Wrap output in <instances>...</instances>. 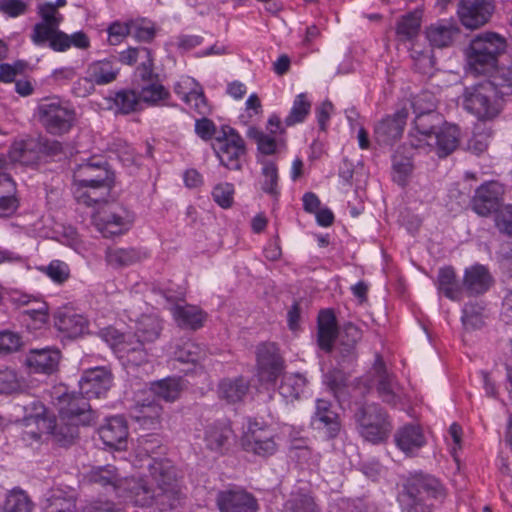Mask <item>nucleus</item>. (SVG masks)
<instances>
[{
	"label": "nucleus",
	"mask_w": 512,
	"mask_h": 512,
	"mask_svg": "<svg viewBox=\"0 0 512 512\" xmlns=\"http://www.w3.org/2000/svg\"><path fill=\"white\" fill-rule=\"evenodd\" d=\"M87 479L102 487H111L118 497L141 507L167 504L172 498L171 490L167 486H161L160 492L156 493L146 480L122 477L118 469L110 464L93 467L87 474Z\"/></svg>",
	"instance_id": "nucleus-1"
},
{
	"label": "nucleus",
	"mask_w": 512,
	"mask_h": 512,
	"mask_svg": "<svg viewBox=\"0 0 512 512\" xmlns=\"http://www.w3.org/2000/svg\"><path fill=\"white\" fill-rule=\"evenodd\" d=\"M512 94V68L497 69L492 81L465 87L460 96L462 108L477 120L495 119L502 110L501 95Z\"/></svg>",
	"instance_id": "nucleus-2"
},
{
	"label": "nucleus",
	"mask_w": 512,
	"mask_h": 512,
	"mask_svg": "<svg viewBox=\"0 0 512 512\" xmlns=\"http://www.w3.org/2000/svg\"><path fill=\"white\" fill-rule=\"evenodd\" d=\"M158 450H162V442L156 435H144L138 438L136 447V457L139 458V466L147 462L149 469V479H145L152 490L156 493L160 492L161 486H167L171 490L172 498L167 504H157L161 510L172 508L177 501V490L175 488V472L168 460L157 459L152 454H157Z\"/></svg>",
	"instance_id": "nucleus-3"
},
{
	"label": "nucleus",
	"mask_w": 512,
	"mask_h": 512,
	"mask_svg": "<svg viewBox=\"0 0 512 512\" xmlns=\"http://www.w3.org/2000/svg\"><path fill=\"white\" fill-rule=\"evenodd\" d=\"M162 330L161 322L157 316L142 315L136 322L133 340L131 336L125 338L118 334L117 331H108L113 342L111 347L122 353V357H126L128 362L139 365L147 360V353L143 348L144 343L155 341Z\"/></svg>",
	"instance_id": "nucleus-4"
},
{
	"label": "nucleus",
	"mask_w": 512,
	"mask_h": 512,
	"mask_svg": "<svg viewBox=\"0 0 512 512\" xmlns=\"http://www.w3.org/2000/svg\"><path fill=\"white\" fill-rule=\"evenodd\" d=\"M445 496V489L436 478L415 475L404 484L398 501L404 512H432V500L442 501Z\"/></svg>",
	"instance_id": "nucleus-5"
},
{
	"label": "nucleus",
	"mask_w": 512,
	"mask_h": 512,
	"mask_svg": "<svg viewBox=\"0 0 512 512\" xmlns=\"http://www.w3.org/2000/svg\"><path fill=\"white\" fill-rule=\"evenodd\" d=\"M506 40L500 34L484 32L476 35L466 49L468 70L484 75L496 68L498 57L506 49Z\"/></svg>",
	"instance_id": "nucleus-6"
},
{
	"label": "nucleus",
	"mask_w": 512,
	"mask_h": 512,
	"mask_svg": "<svg viewBox=\"0 0 512 512\" xmlns=\"http://www.w3.org/2000/svg\"><path fill=\"white\" fill-rule=\"evenodd\" d=\"M73 180L76 186L74 192L76 199L90 206L103 199L97 195V190L108 188L111 177L105 162L90 160L77 167Z\"/></svg>",
	"instance_id": "nucleus-7"
},
{
	"label": "nucleus",
	"mask_w": 512,
	"mask_h": 512,
	"mask_svg": "<svg viewBox=\"0 0 512 512\" xmlns=\"http://www.w3.org/2000/svg\"><path fill=\"white\" fill-rule=\"evenodd\" d=\"M39 122L53 135L68 133L76 121L75 110L58 97L43 99L37 106Z\"/></svg>",
	"instance_id": "nucleus-8"
},
{
	"label": "nucleus",
	"mask_w": 512,
	"mask_h": 512,
	"mask_svg": "<svg viewBox=\"0 0 512 512\" xmlns=\"http://www.w3.org/2000/svg\"><path fill=\"white\" fill-rule=\"evenodd\" d=\"M354 419L358 433L373 444L386 440L392 428L386 412L376 403L360 405Z\"/></svg>",
	"instance_id": "nucleus-9"
},
{
	"label": "nucleus",
	"mask_w": 512,
	"mask_h": 512,
	"mask_svg": "<svg viewBox=\"0 0 512 512\" xmlns=\"http://www.w3.org/2000/svg\"><path fill=\"white\" fill-rule=\"evenodd\" d=\"M44 407L40 406V411L35 416L26 418L27 425L36 424L38 432H27L34 439H40L41 434H51L53 439L60 445L66 446L73 443L78 436L79 424L71 421H65L58 417L57 419L42 415Z\"/></svg>",
	"instance_id": "nucleus-10"
},
{
	"label": "nucleus",
	"mask_w": 512,
	"mask_h": 512,
	"mask_svg": "<svg viewBox=\"0 0 512 512\" xmlns=\"http://www.w3.org/2000/svg\"><path fill=\"white\" fill-rule=\"evenodd\" d=\"M212 148L223 166L230 170L241 169V158L245 154V143L233 128L222 127L221 135L215 137Z\"/></svg>",
	"instance_id": "nucleus-11"
},
{
	"label": "nucleus",
	"mask_w": 512,
	"mask_h": 512,
	"mask_svg": "<svg viewBox=\"0 0 512 512\" xmlns=\"http://www.w3.org/2000/svg\"><path fill=\"white\" fill-rule=\"evenodd\" d=\"M134 222V214L121 205H107L93 215V223L104 237L127 232Z\"/></svg>",
	"instance_id": "nucleus-12"
},
{
	"label": "nucleus",
	"mask_w": 512,
	"mask_h": 512,
	"mask_svg": "<svg viewBox=\"0 0 512 512\" xmlns=\"http://www.w3.org/2000/svg\"><path fill=\"white\" fill-rule=\"evenodd\" d=\"M241 445L245 451L259 456H269L276 451L273 431L257 421H249Z\"/></svg>",
	"instance_id": "nucleus-13"
},
{
	"label": "nucleus",
	"mask_w": 512,
	"mask_h": 512,
	"mask_svg": "<svg viewBox=\"0 0 512 512\" xmlns=\"http://www.w3.org/2000/svg\"><path fill=\"white\" fill-rule=\"evenodd\" d=\"M38 14L42 21L35 24L31 33V41L42 46L50 43L61 30L59 29L64 17L52 6V2H45L38 6Z\"/></svg>",
	"instance_id": "nucleus-14"
},
{
	"label": "nucleus",
	"mask_w": 512,
	"mask_h": 512,
	"mask_svg": "<svg viewBox=\"0 0 512 512\" xmlns=\"http://www.w3.org/2000/svg\"><path fill=\"white\" fill-rule=\"evenodd\" d=\"M62 421H71L79 425H89L95 415L88 399L82 394H64L59 398V416Z\"/></svg>",
	"instance_id": "nucleus-15"
},
{
	"label": "nucleus",
	"mask_w": 512,
	"mask_h": 512,
	"mask_svg": "<svg viewBox=\"0 0 512 512\" xmlns=\"http://www.w3.org/2000/svg\"><path fill=\"white\" fill-rule=\"evenodd\" d=\"M493 11L490 0H461L457 12L466 28L477 29L489 21Z\"/></svg>",
	"instance_id": "nucleus-16"
},
{
	"label": "nucleus",
	"mask_w": 512,
	"mask_h": 512,
	"mask_svg": "<svg viewBox=\"0 0 512 512\" xmlns=\"http://www.w3.org/2000/svg\"><path fill=\"white\" fill-rule=\"evenodd\" d=\"M217 505L220 512H257V499L242 488H231L218 493Z\"/></svg>",
	"instance_id": "nucleus-17"
},
{
	"label": "nucleus",
	"mask_w": 512,
	"mask_h": 512,
	"mask_svg": "<svg viewBox=\"0 0 512 512\" xmlns=\"http://www.w3.org/2000/svg\"><path fill=\"white\" fill-rule=\"evenodd\" d=\"M112 374L105 367H96L84 372L79 381L80 394L87 399L105 396L112 386Z\"/></svg>",
	"instance_id": "nucleus-18"
},
{
	"label": "nucleus",
	"mask_w": 512,
	"mask_h": 512,
	"mask_svg": "<svg viewBox=\"0 0 512 512\" xmlns=\"http://www.w3.org/2000/svg\"><path fill=\"white\" fill-rule=\"evenodd\" d=\"M258 377L262 382H274L283 370V360L275 344H262L257 348Z\"/></svg>",
	"instance_id": "nucleus-19"
},
{
	"label": "nucleus",
	"mask_w": 512,
	"mask_h": 512,
	"mask_svg": "<svg viewBox=\"0 0 512 512\" xmlns=\"http://www.w3.org/2000/svg\"><path fill=\"white\" fill-rule=\"evenodd\" d=\"M372 371L379 397L385 403L395 406L401 400V388L395 377L388 373L380 356L376 357Z\"/></svg>",
	"instance_id": "nucleus-20"
},
{
	"label": "nucleus",
	"mask_w": 512,
	"mask_h": 512,
	"mask_svg": "<svg viewBox=\"0 0 512 512\" xmlns=\"http://www.w3.org/2000/svg\"><path fill=\"white\" fill-rule=\"evenodd\" d=\"M175 93L196 113L205 116L210 107L204 96L202 87L191 77L183 76L174 86Z\"/></svg>",
	"instance_id": "nucleus-21"
},
{
	"label": "nucleus",
	"mask_w": 512,
	"mask_h": 512,
	"mask_svg": "<svg viewBox=\"0 0 512 512\" xmlns=\"http://www.w3.org/2000/svg\"><path fill=\"white\" fill-rule=\"evenodd\" d=\"M504 192L503 186L491 181L480 186L472 199V209L480 216H488L499 209V201Z\"/></svg>",
	"instance_id": "nucleus-22"
},
{
	"label": "nucleus",
	"mask_w": 512,
	"mask_h": 512,
	"mask_svg": "<svg viewBox=\"0 0 512 512\" xmlns=\"http://www.w3.org/2000/svg\"><path fill=\"white\" fill-rule=\"evenodd\" d=\"M119 67L109 60H99L90 63L86 70V76L83 77L81 84H85L87 89L80 91L79 94L92 92L94 85H106L113 82L119 73Z\"/></svg>",
	"instance_id": "nucleus-23"
},
{
	"label": "nucleus",
	"mask_w": 512,
	"mask_h": 512,
	"mask_svg": "<svg viewBox=\"0 0 512 512\" xmlns=\"http://www.w3.org/2000/svg\"><path fill=\"white\" fill-rule=\"evenodd\" d=\"M311 425L315 430L331 439L335 438L341 430L338 414L331 410L330 402L324 399L317 400Z\"/></svg>",
	"instance_id": "nucleus-24"
},
{
	"label": "nucleus",
	"mask_w": 512,
	"mask_h": 512,
	"mask_svg": "<svg viewBox=\"0 0 512 512\" xmlns=\"http://www.w3.org/2000/svg\"><path fill=\"white\" fill-rule=\"evenodd\" d=\"M407 111L401 109L393 116H388L376 124L374 129L375 139L379 144H391L399 139L403 133Z\"/></svg>",
	"instance_id": "nucleus-25"
},
{
	"label": "nucleus",
	"mask_w": 512,
	"mask_h": 512,
	"mask_svg": "<svg viewBox=\"0 0 512 512\" xmlns=\"http://www.w3.org/2000/svg\"><path fill=\"white\" fill-rule=\"evenodd\" d=\"M60 351L53 348L32 349L26 356V365L34 373L52 374L58 368Z\"/></svg>",
	"instance_id": "nucleus-26"
},
{
	"label": "nucleus",
	"mask_w": 512,
	"mask_h": 512,
	"mask_svg": "<svg viewBox=\"0 0 512 512\" xmlns=\"http://www.w3.org/2000/svg\"><path fill=\"white\" fill-rule=\"evenodd\" d=\"M439 117L432 111V106L427 112L419 113L414 121V129L411 132V144L416 148H424L430 141L431 135H434L439 129L436 124Z\"/></svg>",
	"instance_id": "nucleus-27"
},
{
	"label": "nucleus",
	"mask_w": 512,
	"mask_h": 512,
	"mask_svg": "<svg viewBox=\"0 0 512 512\" xmlns=\"http://www.w3.org/2000/svg\"><path fill=\"white\" fill-rule=\"evenodd\" d=\"M459 28L453 20H440L429 25L426 38L432 47L444 48L450 46L459 35Z\"/></svg>",
	"instance_id": "nucleus-28"
},
{
	"label": "nucleus",
	"mask_w": 512,
	"mask_h": 512,
	"mask_svg": "<svg viewBox=\"0 0 512 512\" xmlns=\"http://www.w3.org/2000/svg\"><path fill=\"white\" fill-rule=\"evenodd\" d=\"M362 338L361 330L353 323L343 325L339 334V364L349 365L356 359V344Z\"/></svg>",
	"instance_id": "nucleus-29"
},
{
	"label": "nucleus",
	"mask_w": 512,
	"mask_h": 512,
	"mask_svg": "<svg viewBox=\"0 0 512 512\" xmlns=\"http://www.w3.org/2000/svg\"><path fill=\"white\" fill-rule=\"evenodd\" d=\"M394 438L397 447L407 455H414L426 443L422 429L415 424L402 426L397 430Z\"/></svg>",
	"instance_id": "nucleus-30"
},
{
	"label": "nucleus",
	"mask_w": 512,
	"mask_h": 512,
	"mask_svg": "<svg viewBox=\"0 0 512 512\" xmlns=\"http://www.w3.org/2000/svg\"><path fill=\"white\" fill-rule=\"evenodd\" d=\"M492 284V276L483 265H474L465 270L463 289L469 295H478L486 292Z\"/></svg>",
	"instance_id": "nucleus-31"
},
{
	"label": "nucleus",
	"mask_w": 512,
	"mask_h": 512,
	"mask_svg": "<svg viewBox=\"0 0 512 512\" xmlns=\"http://www.w3.org/2000/svg\"><path fill=\"white\" fill-rule=\"evenodd\" d=\"M429 137L430 141L426 146L434 149L440 157H446L458 145L459 129L455 125H445Z\"/></svg>",
	"instance_id": "nucleus-32"
},
{
	"label": "nucleus",
	"mask_w": 512,
	"mask_h": 512,
	"mask_svg": "<svg viewBox=\"0 0 512 512\" xmlns=\"http://www.w3.org/2000/svg\"><path fill=\"white\" fill-rule=\"evenodd\" d=\"M98 432L105 445L116 448L125 443L128 436L127 424L120 416L108 418Z\"/></svg>",
	"instance_id": "nucleus-33"
},
{
	"label": "nucleus",
	"mask_w": 512,
	"mask_h": 512,
	"mask_svg": "<svg viewBox=\"0 0 512 512\" xmlns=\"http://www.w3.org/2000/svg\"><path fill=\"white\" fill-rule=\"evenodd\" d=\"M148 257L146 251L138 248H109L105 260L113 268H121L138 263Z\"/></svg>",
	"instance_id": "nucleus-34"
},
{
	"label": "nucleus",
	"mask_w": 512,
	"mask_h": 512,
	"mask_svg": "<svg viewBox=\"0 0 512 512\" xmlns=\"http://www.w3.org/2000/svg\"><path fill=\"white\" fill-rule=\"evenodd\" d=\"M232 435L230 426L225 422H213L206 425L203 440L208 450L221 452Z\"/></svg>",
	"instance_id": "nucleus-35"
},
{
	"label": "nucleus",
	"mask_w": 512,
	"mask_h": 512,
	"mask_svg": "<svg viewBox=\"0 0 512 512\" xmlns=\"http://www.w3.org/2000/svg\"><path fill=\"white\" fill-rule=\"evenodd\" d=\"M171 313L178 326L197 330L203 326L206 315L196 306L177 304L171 307Z\"/></svg>",
	"instance_id": "nucleus-36"
},
{
	"label": "nucleus",
	"mask_w": 512,
	"mask_h": 512,
	"mask_svg": "<svg viewBox=\"0 0 512 512\" xmlns=\"http://www.w3.org/2000/svg\"><path fill=\"white\" fill-rule=\"evenodd\" d=\"M249 389V382L242 377L223 379L218 385L219 398L227 403H237L244 399Z\"/></svg>",
	"instance_id": "nucleus-37"
},
{
	"label": "nucleus",
	"mask_w": 512,
	"mask_h": 512,
	"mask_svg": "<svg viewBox=\"0 0 512 512\" xmlns=\"http://www.w3.org/2000/svg\"><path fill=\"white\" fill-rule=\"evenodd\" d=\"M337 334L336 319L329 310H323L318 316V344L322 350L330 351Z\"/></svg>",
	"instance_id": "nucleus-38"
},
{
	"label": "nucleus",
	"mask_w": 512,
	"mask_h": 512,
	"mask_svg": "<svg viewBox=\"0 0 512 512\" xmlns=\"http://www.w3.org/2000/svg\"><path fill=\"white\" fill-rule=\"evenodd\" d=\"M44 512H76V497L73 492L53 489L45 500Z\"/></svg>",
	"instance_id": "nucleus-39"
},
{
	"label": "nucleus",
	"mask_w": 512,
	"mask_h": 512,
	"mask_svg": "<svg viewBox=\"0 0 512 512\" xmlns=\"http://www.w3.org/2000/svg\"><path fill=\"white\" fill-rule=\"evenodd\" d=\"M282 512H318V509L309 493L297 488L286 497Z\"/></svg>",
	"instance_id": "nucleus-40"
},
{
	"label": "nucleus",
	"mask_w": 512,
	"mask_h": 512,
	"mask_svg": "<svg viewBox=\"0 0 512 512\" xmlns=\"http://www.w3.org/2000/svg\"><path fill=\"white\" fill-rule=\"evenodd\" d=\"M438 289L447 298L454 301L460 300L464 291L463 284L461 285L456 279V274L452 267H444L439 270Z\"/></svg>",
	"instance_id": "nucleus-41"
},
{
	"label": "nucleus",
	"mask_w": 512,
	"mask_h": 512,
	"mask_svg": "<svg viewBox=\"0 0 512 512\" xmlns=\"http://www.w3.org/2000/svg\"><path fill=\"white\" fill-rule=\"evenodd\" d=\"M72 46L78 49H87L90 46L88 36L82 31L75 32L71 35L60 31L49 43V47L58 52H64Z\"/></svg>",
	"instance_id": "nucleus-42"
},
{
	"label": "nucleus",
	"mask_w": 512,
	"mask_h": 512,
	"mask_svg": "<svg viewBox=\"0 0 512 512\" xmlns=\"http://www.w3.org/2000/svg\"><path fill=\"white\" fill-rule=\"evenodd\" d=\"M421 27V14L417 11L403 15L397 22L396 35L399 41H413Z\"/></svg>",
	"instance_id": "nucleus-43"
},
{
	"label": "nucleus",
	"mask_w": 512,
	"mask_h": 512,
	"mask_svg": "<svg viewBox=\"0 0 512 512\" xmlns=\"http://www.w3.org/2000/svg\"><path fill=\"white\" fill-rule=\"evenodd\" d=\"M162 408L154 402L137 407L132 416L140 426L146 429H156L160 424Z\"/></svg>",
	"instance_id": "nucleus-44"
},
{
	"label": "nucleus",
	"mask_w": 512,
	"mask_h": 512,
	"mask_svg": "<svg viewBox=\"0 0 512 512\" xmlns=\"http://www.w3.org/2000/svg\"><path fill=\"white\" fill-rule=\"evenodd\" d=\"M305 386L306 379L301 374H285L282 377L281 384L279 386V393L287 401H294L299 399Z\"/></svg>",
	"instance_id": "nucleus-45"
},
{
	"label": "nucleus",
	"mask_w": 512,
	"mask_h": 512,
	"mask_svg": "<svg viewBox=\"0 0 512 512\" xmlns=\"http://www.w3.org/2000/svg\"><path fill=\"white\" fill-rule=\"evenodd\" d=\"M55 326L69 336H77L86 328V320L75 313H59L55 318Z\"/></svg>",
	"instance_id": "nucleus-46"
},
{
	"label": "nucleus",
	"mask_w": 512,
	"mask_h": 512,
	"mask_svg": "<svg viewBox=\"0 0 512 512\" xmlns=\"http://www.w3.org/2000/svg\"><path fill=\"white\" fill-rule=\"evenodd\" d=\"M33 503L22 490L10 491L1 505L0 512H32Z\"/></svg>",
	"instance_id": "nucleus-47"
},
{
	"label": "nucleus",
	"mask_w": 512,
	"mask_h": 512,
	"mask_svg": "<svg viewBox=\"0 0 512 512\" xmlns=\"http://www.w3.org/2000/svg\"><path fill=\"white\" fill-rule=\"evenodd\" d=\"M173 355L179 362L197 363L205 358L206 352L199 344L192 340H185L176 346Z\"/></svg>",
	"instance_id": "nucleus-48"
},
{
	"label": "nucleus",
	"mask_w": 512,
	"mask_h": 512,
	"mask_svg": "<svg viewBox=\"0 0 512 512\" xmlns=\"http://www.w3.org/2000/svg\"><path fill=\"white\" fill-rule=\"evenodd\" d=\"M278 168L274 162H262L260 185L263 192L276 198L279 195Z\"/></svg>",
	"instance_id": "nucleus-49"
},
{
	"label": "nucleus",
	"mask_w": 512,
	"mask_h": 512,
	"mask_svg": "<svg viewBox=\"0 0 512 512\" xmlns=\"http://www.w3.org/2000/svg\"><path fill=\"white\" fill-rule=\"evenodd\" d=\"M410 56L415 68L423 74L430 73L435 65V58L431 48H421L419 44H412Z\"/></svg>",
	"instance_id": "nucleus-50"
},
{
	"label": "nucleus",
	"mask_w": 512,
	"mask_h": 512,
	"mask_svg": "<svg viewBox=\"0 0 512 512\" xmlns=\"http://www.w3.org/2000/svg\"><path fill=\"white\" fill-rule=\"evenodd\" d=\"M310 108L311 103L307 100L306 95L304 93L297 95L289 115L285 118V125L293 126L297 123L303 122L309 114Z\"/></svg>",
	"instance_id": "nucleus-51"
},
{
	"label": "nucleus",
	"mask_w": 512,
	"mask_h": 512,
	"mask_svg": "<svg viewBox=\"0 0 512 512\" xmlns=\"http://www.w3.org/2000/svg\"><path fill=\"white\" fill-rule=\"evenodd\" d=\"M155 395L167 402L175 401L181 392L180 382L177 379H164L153 385Z\"/></svg>",
	"instance_id": "nucleus-52"
},
{
	"label": "nucleus",
	"mask_w": 512,
	"mask_h": 512,
	"mask_svg": "<svg viewBox=\"0 0 512 512\" xmlns=\"http://www.w3.org/2000/svg\"><path fill=\"white\" fill-rule=\"evenodd\" d=\"M413 171V164L408 157L396 153L393 157V180L400 186H405Z\"/></svg>",
	"instance_id": "nucleus-53"
},
{
	"label": "nucleus",
	"mask_w": 512,
	"mask_h": 512,
	"mask_svg": "<svg viewBox=\"0 0 512 512\" xmlns=\"http://www.w3.org/2000/svg\"><path fill=\"white\" fill-rule=\"evenodd\" d=\"M22 379L10 368L0 369V394H12L22 388Z\"/></svg>",
	"instance_id": "nucleus-54"
},
{
	"label": "nucleus",
	"mask_w": 512,
	"mask_h": 512,
	"mask_svg": "<svg viewBox=\"0 0 512 512\" xmlns=\"http://www.w3.org/2000/svg\"><path fill=\"white\" fill-rule=\"evenodd\" d=\"M36 303V309H27L25 313L35 322L37 325H43L47 322L48 319V306L45 302L40 301L31 296H23L21 298V303L24 305H30V303Z\"/></svg>",
	"instance_id": "nucleus-55"
},
{
	"label": "nucleus",
	"mask_w": 512,
	"mask_h": 512,
	"mask_svg": "<svg viewBox=\"0 0 512 512\" xmlns=\"http://www.w3.org/2000/svg\"><path fill=\"white\" fill-rule=\"evenodd\" d=\"M53 282L62 284L70 276L69 266L60 260H53L49 265L41 269Z\"/></svg>",
	"instance_id": "nucleus-56"
},
{
	"label": "nucleus",
	"mask_w": 512,
	"mask_h": 512,
	"mask_svg": "<svg viewBox=\"0 0 512 512\" xmlns=\"http://www.w3.org/2000/svg\"><path fill=\"white\" fill-rule=\"evenodd\" d=\"M115 105L123 114L135 111L139 105V96L130 90L120 91L115 96Z\"/></svg>",
	"instance_id": "nucleus-57"
},
{
	"label": "nucleus",
	"mask_w": 512,
	"mask_h": 512,
	"mask_svg": "<svg viewBox=\"0 0 512 512\" xmlns=\"http://www.w3.org/2000/svg\"><path fill=\"white\" fill-rule=\"evenodd\" d=\"M22 344V338L18 333L8 330L0 332V356L18 351Z\"/></svg>",
	"instance_id": "nucleus-58"
},
{
	"label": "nucleus",
	"mask_w": 512,
	"mask_h": 512,
	"mask_svg": "<svg viewBox=\"0 0 512 512\" xmlns=\"http://www.w3.org/2000/svg\"><path fill=\"white\" fill-rule=\"evenodd\" d=\"M139 100L149 104H155L160 100H164L169 96V92L158 83H151L142 87L139 93Z\"/></svg>",
	"instance_id": "nucleus-59"
},
{
	"label": "nucleus",
	"mask_w": 512,
	"mask_h": 512,
	"mask_svg": "<svg viewBox=\"0 0 512 512\" xmlns=\"http://www.w3.org/2000/svg\"><path fill=\"white\" fill-rule=\"evenodd\" d=\"M248 135L256 141L258 150L262 154L271 155L275 153L277 144L273 137L254 128L249 130Z\"/></svg>",
	"instance_id": "nucleus-60"
},
{
	"label": "nucleus",
	"mask_w": 512,
	"mask_h": 512,
	"mask_svg": "<svg viewBox=\"0 0 512 512\" xmlns=\"http://www.w3.org/2000/svg\"><path fill=\"white\" fill-rule=\"evenodd\" d=\"M495 224L501 233L512 236V204L502 206L497 210Z\"/></svg>",
	"instance_id": "nucleus-61"
},
{
	"label": "nucleus",
	"mask_w": 512,
	"mask_h": 512,
	"mask_svg": "<svg viewBox=\"0 0 512 512\" xmlns=\"http://www.w3.org/2000/svg\"><path fill=\"white\" fill-rule=\"evenodd\" d=\"M234 187L230 183H221L214 187L212 196L214 201L222 208H228L232 205Z\"/></svg>",
	"instance_id": "nucleus-62"
},
{
	"label": "nucleus",
	"mask_w": 512,
	"mask_h": 512,
	"mask_svg": "<svg viewBox=\"0 0 512 512\" xmlns=\"http://www.w3.org/2000/svg\"><path fill=\"white\" fill-rule=\"evenodd\" d=\"M131 35L139 41H150L155 35L154 26L146 20L131 21Z\"/></svg>",
	"instance_id": "nucleus-63"
},
{
	"label": "nucleus",
	"mask_w": 512,
	"mask_h": 512,
	"mask_svg": "<svg viewBox=\"0 0 512 512\" xmlns=\"http://www.w3.org/2000/svg\"><path fill=\"white\" fill-rule=\"evenodd\" d=\"M108 41L111 45H118L128 35H131V21L127 23L114 22L108 29Z\"/></svg>",
	"instance_id": "nucleus-64"
}]
</instances>
